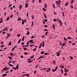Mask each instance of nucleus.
<instances>
[{
    "mask_svg": "<svg viewBox=\"0 0 77 77\" xmlns=\"http://www.w3.org/2000/svg\"><path fill=\"white\" fill-rule=\"evenodd\" d=\"M65 45H66V43H63L62 45V47H63Z\"/></svg>",
    "mask_w": 77,
    "mask_h": 77,
    "instance_id": "20e7f679",
    "label": "nucleus"
},
{
    "mask_svg": "<svg viewBox=\"0 0 77 77\" xmlns=\"http://www.w3.org/2000/svg\"><path fill=\"white\" fill-rule=\"evenodd\" d=\"M48 32H46V33H45V35H46V36H47V35H48Z\"/></svg>",
    "mask_w": 77,
    "mask_h": 77,
    "instance_id": "de8ad7c7",
    "label": "nucleus"
},
{
    "mask_svg": "<svg viewBox=\"0 0 77 77\" xmlns=\"http://www.w3.org/2000/svg\"><path fill=\"white\" fill-rule=\"evenodd\" d=\"M44 16L45 17V18H47V16H46V15L45 14H44Z\"/></svg>",
    "mask_w": 77,
    "mask_h": 77,
    "instance_id": "c756f323",
    "label": "nucleus"
},
{
    "mask_svg": "<svg viewBox=\"0 0 77 77\" xmlns=\"http://www.w3.org/2000/svg\"><path fill=\"white\" fill-rule=\"evenodd\" d=\"M59 55H60V54L58 53V54H57V56H59Z\"/></svg>",
    "mask_w": 77,
    "mask_h": 77,
    "instance_id": "0e129e2a",
    "label": "nucleus"
},
{
    "mask_svg": "<svg viewBox=\"0 0 77 77\" xmlns=\"http://www.w3.org/2000/svg\"><path fill=\"white\" fill-rule=\"evenodd\" d=\"M45 27H48V26L47 25H45Z\"/></svg>",
    "mask_w": 77,
    "mask_h": 77,
    "instance_id": "69168bd1",
    "label": "nucleus"
},
{
    "mask_svg": "<svg viewBox=\"0 0 77 77\" xmlns=\"http://www.w3.org/2000/svg\"><path fill=\"white\" fill-rule=\"evenodd\" d=\"M60 70L61 71H62V72H61L62 74H63V70L62 69H61Z\"/></svg>",
    "mask_w": 77,
    "mask_h": 77,
    "instance_id": "cd10ccee",
    "label": "nucleus"
},
{
    "mask_svg": "<svg viewBox=\"0 0 77 77\" xmlns=\"http://www.w3.org/2000/svg\"><path fill=\"white\" fill-rule=\"evenodd\" d=\"M24 45V42H22L21 43V45Z\"/></svg>",
    "mask_w": 77,
    "mask_h": 77,
    "instance_id": "09e8293b",
    "label": "nucleus"
},
{
    "mask_svg": "<svg viewBox=\"0 0 77 77\" xmlns=\"http://www.w3.org/2000/svg\"><path fill=\"white\" fill-rule=\"evenodd\" d=\"M68 2H67L66 4H65V6H68Z\"/></svg>",
    "mask_w": 77,
    "mask_h": 77,
    "instance_id": "412c9836",
    "label": "nucleus"
},
{
    "mask_svg": "<svg viewBox=\"0 0 77 77\" xmlns=\"http://www.w3.org/2000/svg\"><path fill=\"white\" fill-rule=\"evenodd\" d=\"M62 13L63 14V17H65V15H64V12H62Z\"/></svg>",
    "mask_w": 77,
    "mask_h": 77,
    "instance_id": "864d4df0",
    "label": "nucleus"
},
{
    "mask_svg": "<svg viewBox=\"0 0 77 77\" xmlns=\"http://www.w3.org/2000/svg\"><path fill=\"white\" fill-rule=\"evenodd\" d=\"M64 69L65 71V72L66 73L67 72V69L65 68H64Z\"/></svg>",
    "mask_w": 77,
    "mask_h": 77,
    "instance_id": "f3484780",
    "label": "nucleus"
},
{
    "mask_svg": "<svg viewBox=\"0 0 77 77\" xmlns=\"http://www.w3.org/2000/svg\"><path fill=\"white\" fill-rule=\"evenodd\" d=\"M63 39L65 41H68V40L66 39V38H65V37H64Z\"/></svg>",
    "mask_w": 77,
    "mask_h": 77,
    "instance_id": "bb28decb",
    "label": "nucleus"
},
{
    "mask_svg": "<svg viewBox=\"0 0 77 77\" xmlns=\"http://www.w3.org/2000/svg\"><path fill=\"white\" fill-rule=\"evenodd\" d=\"M52 27L54 30H55V25L54 24H53Z\"/></svg>",
    "mask_w": 77,
    "mask_h": 77,
    "instance_id": "0eeeda50",
    "label": "nucleus"
},
{
    "mask_svg": "<svg viewBox=\"0 0 77 77\" xmlns=\"http://www.w3.org/2000/svg\"><path fill=\"white\" fill-rule=\"evenodd\" d=\"M47 5L46 3H45L44 7L45 8H47Z\"/></svg>",
    "mask_w": 77,
    "mask_h": 77,
    "instance_id": "39448f33",
    "label": "nucleus"
},
{
    "mask_svg": "<svg viewBox=\"0 0 77 77\" xmlns=\"http://www.w3.org/2000/svg\"><path fill=\"white\" fill-rule=\"evenodd\" d=\"M44 53H45V51H42L41 52V54H44Z\"/></svg>",
    "mask_w": 77,
    "mask_h": 77,
    "instance_id": "dca6fc26",
    "label": "nucleus"
},
{
    "mask_svg": "<svg viewBox=\"0 0 77 77\" xmlns=\"http://www.w3.org/2000/svg\"><path fill=\"white\" fill-rule=\"evenodd\" d=\"M22 41H24V36H23V38L22 39Z\"/></svg>",
    "mask_w": 77,
    "mask_h": 77,
    "instance_id": "5701e85b",
    "label": "nucleus"
},
{
    "mask_svg": "<svg viewBox=\"0 0 77 77\" xmlns=\"http://www.w3.org/2000/svg\"><path fill=\"white\" fill-rule=\"evenodd\" d=\"M16 68H17V69H18V64H17L16 66Z\"/></svg>",
    "mask_w": 77,
    "mask_h": 77,
    "instance_id": "a878e982",
    "label": "nucleus"
},
{
    "mask_svg": "<svg viewBox=\"0 0 77 77\" xmlns=\"http://www.w3.org/2000/svg\"><path fill=\"white\" fill-rule=\"evenodd\" d=\"M12 62V61H9V62L8 64H9V63H11V62Z\"/></svg>",
    "mask_w": 77,
    "mask_h": 77,
    "instance_id": "052dcab7",
    "label": "nucleus"
},
{
    "mask_svg": "<svg viewBox=\"0 0 77 77\" xmlns=\"http://www.w3.org/2000/svg\"><path fill=\"white\" fill-rule=\"evenodd\" d=\"M8 58H9V59L10 60H11V59H12V57H11L10 56L8 57Z\"/></svg>",
    "mask_w": 77,
    "mask_h": 77,
    "instance_id": "f8f14e48",
    "label": "nucleus"
},
{
    "mask_svg": "<svg viewBox=\"0 0 77 77\" xmlns=\"http://www.w3.org/2000/svg\"><path fill=\"white\" fill-rule=\"evenodd\" d=\"M12 6V5L11 4H10L8 6V8H10V7Z\"/></svg>",
    "mask_w": 77,
    "mask_h": 77,
    "instance_id": "79ce46f5",
    "label": "nucleus"
},
{
    "mask_svg": "<svg viewBox=\"0 0 77 77\" xmlns=\"http://www.w3.org/2000/svg\"><path fill=\"white\" fill-rule=\"evenodd\" d=\"M4 45H2L1 46V47H2V48H3L4 47Z\"/></svg>",
    "mask_w": 77,
    "mask_h": 77,
    "instance_id": "c03bdc74",
    "label": "nucleus"
},
{
    "mask_svg": "<svg viewBox=\"0 0 77 77\" xmlns=\"http://www.w3.org/2000/svg\"><path fill=\"white\" fill-rule=\"evenodd\" d=\"M22 24L23 25L24 24V21H23L22 23Z\"/></svg>",
    "mask_w": 77,
    "mask_h": 77,
    "instance_id": "49530a36",
    "label": "nucleus"
},
{
    "mask_svg": "<svg viewBox=\"0 0 77 77\" xmlns=\"http://www.w3.org/2000/svg\"><path fill=\"white\" fill-rule=\"evenodd\" d=\"M41 58H43V59H44V57L42 56H41L40 57H39L38 59L39 60V59H41Z\"/></svg>",
    "mask_w": 77,
    "mask_h": 77,
    "instance_id": "1a4fd4ad",
    "label": "nucleus"
},
{
    "mask_svg": "<svg viewBox=\"0 0 77 77\" xmlns=\"http://www.w3.org/2000/svg\"><path fill=\"white\" fill-rule=\"evenodd\" d=\"M20 57H21V58H23V55H20Z\"/></svg>",
    "mask_w": 77,
    "mask_h": 77,
    "instance_id": "774afa93",
    "label": "nucleus"
},
{
    "mask_svg": "<svg viewBox=\"0 0 77 77\" xmlns=\"http://www.w3.org/2000/svg\"><path fill=\"white\" fill-rule=\"evenodd\" d=\"M9 66H14V65L11 64H9Z\"/></svg>",
    "mask_w": 77,
    "mask_h": 77,
    "instance_id": "473e14b6",
    "label": "nucleus"
},
{
    "mask_svg": "<svg viewBox=\"0 0 77 77\" xmlns=\"http://www.w3.org/2000/svg\"><path fill=\"white\" fill-rule=\"evenodd\" d=\"M8 20H9V17H8L6 19L7 21H8Z\"/></svg>",
    "mask_w": 77,
    "mask_h": 77,
    "instance_id": "393cba45",
    "label": "nucleus"
},
{
    "mask_svg": "<svg viewBox=\"0 0 77 77\" xmlns=\"http://www.w3.org/2000/svg\"><path fill=\"white\" fill-rule=\"evenodd\" d=\"M32 19L33 20V19H34L35 18V16H34V15H33L32 16Z\"/></svg>",
    "mask_w": 77,
    "mask_h": 77,
    "instance_id": "4be33fe9",
    "label": "nucleus"
},
{
    "mask_svg": "<svg viewBox=\"0 0 77 77\" xmlns=\"http://www.w3.org/2000/svg\"><path fill=\"white\" fill-rule=\"evenodd\" d=\"M33 21L32 22V25H31V26L32 27H33Z\"/></svg>",
    "mask_w": 77,
    "mask_h": 77,
    "instance_id": "72a5a7b5",
    "label": "nucleus"
},
{
    "mask_svg": "<svg viewBox=\"0 0 77 77\" xmlns=\"http://www.w3.org/2000/svg\"><path fill=\"white\" fill-rule=\"evenodd\" d=\"M44 31H47V32H48V29H45Z\"/></svg>",
    "mask_w": 77,
    "mask_h": 77,
    "instance_id": "a18cd8bd",
    "label": "nucleus"
},
{
    "mask_svg": "<svg viewBox=\"0 0 77 77\" xmlns=\"http://www.w3.org/2000/svg\"><path fill=\"white\" fill-rule=\"evenodd\" d=\"M21 39H20L18 41V44H20V43L21 42Z\"/></svg>",
    "mask_w": 77,
    "mask_h": 77,
    "instance_id": "9b49d317",
    "label": "nucleus"
},
{
    "mask_svg": "<svg viewBox=\"0 0 77 77\" xmlns=\"http://www.w3.org/2000/svg\"><path fill=\"white\" fill-rule=\"evenodd\" d=\"M28 5H29V3H28L26 4L25 5V8H27V7H28Z\"/></svg>",
    "mask_w": 77,
    "mask_h": 77,
    "instance_id": "423d86ee",
    "label": "nucleus"
},
{
    "mask_svg": "<svg viewBox=\"0 0 77 77\" xmlns=\"http://www.w3.org/2000/svg\"><path fill=\"white\" fill-rule=\"evenodd\" d=\"M8 30V29H3L2 31H6Z\"/></svg>",
    "mask_w": 77,
    "mask_h": 77,
    "instance_id": "aec40b11",
    "label": "nucleus"
},
{
    "mask_svg": "<svg viewBox=\"0 0 77 77\" xmlns=\"http://www.w3.org/2000/svg\"><path fill=\"white\" fill-rule=\"evenodd\" d=\"M22 8V5H20L19 6V9H21V8Z\"/></svg>",
    "mask_w": 77,
    "mask_h": 77,
    "instance_id": "2f4dec72",
    "label": "nucleus"
},
{
    "mask_svg": "<svg viewBox=\"0 0 77 77\" xmlns=\"http://www.w3.org/2000/svg\"><path fill=\"white\" fill-rule=\"evenodd\" d=\"M74 3V0H72L71 2V4H72Z\"/></svg>",
    "mask_w": 77,
    "mask_h": 77,
    "instance_id": "c85d7f7f",
    "label": "nucleus"
},
{
    "mask_svg": "<svg viewBox=\"0 0 77 77\" xmlns=\"http://www.w3.org/2000/svg\"><path fill=\"white\" fill-rule=\"evenodd\" d=\"M10 69V68H7V69H6V71L8 70V69Z\"/></svg>",
    "mask_w": 77,
    "mask_h": 77,
    "instance_id": "6e6d98bb",
    "label": "nucleus"
},
{
    "mask_svg": "<svg viewBox=\"0 0 77 77\" xmlns=\"http://www.w3.org/2000/svg\"><path fill=\"white\" fill-rule=\"evenodd\" d=\"M31 38L32 39V38H34V36H33V35H32V36H31Z\"/></svg>",
    "mask_w": 77,
    "mask_h": 77,
    "instance_id": "680f3d73",
    "label": "nucleus"
},
{
    "mask_svg": "<svg viewBox=\"0 0 77 77\" xmlns=\"http://www.w3.org/2000/svg\"><path fill=\"white\" fill-rule=\"evenodd\" d=\"M13 14H12L10 16V17L11 18H12V17H13Z\"/></svg>",
    "mask_w": 77,
    "mask_h": 77,
    "instance_id": "3c124183",
    "label": "nucleus"
},
{
    "mask_svg": "<svg viewBox=\"0 0 77 77\" xmlns=\"http://www.w3.org/2000/svg\"><path fill=\"white\" fill-rule=\"evenodd\" d=\"M42 10L43 11H46L47 10L45 9V8H42Z\"/></svg>",
    "mask_w": 77,
    "mask_h": 77,
    "instance_id": "b1692460",
    "label": "nucleus"
},
{
    "mask_svg": "<svg viewBox=\"0 0 77 77\" xmlns=\"http://www.w3.org/2000/svg\"><path fill=\"white\" fill-rule=\"evenodd\" d=\"M7 75V74L6 73H5L3 75H2V77H5V76H6Z\"/></svg>",
    "mask_w": 77,
    "mask_h": 77,
    "instance_id": "9d476101",
    "label": "nucleus"
},
{
    "mask_svg": "<svg viewBox=\"0 0 77 77\" xmlns=\"http://www.w3.org/2000/svg\"><path fill=\"white\" fill-rule=\"evenodd\" d=\"M57 66H56L55 69H53L52 70V71L53 72H54L55 71H56V70H57Z\"/></svg>",
    "mask_w": 77,
    "mask_h": 77,
    "instance_id": "f257e3e1",
    "label": "nucleus"
},
{
    "mask_svg": "<svg viewBox=\"0 0 77 77\" xmlns=\"http://www.w3.org/2000/svg\"><path fill=\"white\" fill-rule=\"evenodd\" d=\"M17 21H21V18H18L17 19Z\"/></svg>",
    "mask_w": 77,
    "mask_h": 77,
    "instance_id": "ddd939ff",
    "label": "nucleus"
},
{
    "mask_svg": "<svg viewBox=\"0 0 77 77\" xmlns=\"http://www.w3.org/2000/svg\"><path fill=\"white\" fill-rule=\"evenodd\" d=\"M50 70H51V69H50V68H48L46 71L47 72H48L50 71Z\"/></svg>",
    "mask_w": 77,
    "mask_h": 77,
    "instance_id": "f03ea898",
    "label": "nucleus"
},
{
    "mask_svg": "<svg viewBox=\"0 0 77 77\" xmlns=\"http://www.w3.org/2000/svg\"><path fill=\"white\" fill-rule=\"evenodd\" d=\"M33 62L32 61H28V62H29V63H31V62Z\"/></svg>",
    "mask_w": 77,
    "mask_h": 77,
    "instance_id": "13d9d810",
    "label": "nucleus"
},
{
    "mask_svg": "<svg viewBox=\"0 0 77 77\" xmlns=\"http://www.w3.org/2000/svg\"><path fill=\"white\" fill-rule=\"evenodd\" d=\"M70 59H73V57H70Z\"/></svg>",
    "mask_w": 77,
    "mask_h": 77,
    "instance_id": "338daca9",
    "label": "nucleus"
},
{
    "mask_svg": "<svg viewBox=\"0 0 77 77\" xmlns=\"http://www.w3.org/2000/svg\"><path fill=\"white\" fill-rule=\"evenodd\" d=\"M24 54L27 55V52H25V53H24Z\"/></svg>",
    "mask_w": 77,
    "mask_h": 77,
    "instance_id": "e2e57ef3",
    "label": "nucleus"
},
{
    "mask_svg": "<svg viewBox=\"0 0 77 77\" xmlns=\"http://www.w3.org/2000/svg\"><path fill=\"white\" fill-rule=\"evenodd\" d=\"M45 55H48V54H49V53H45L44 54Z\"/></svg>",
    "mask_w": 77,
    "mask_h": 77,
    "instance_id": "c9c22d12",
    "label": "nucleus"
},
{
    "mask_svg": "<svg viewBox=\"0 0 77 77\" xmlns=\"http://www.w3.org/2000/svg\"><path fill=\"white\" fill-rule=\"evenodd\" d=\"M44 41H43L42 42V46L43 47H44Z\"/></svg>",
    "mask_w": 77,
    "mask_h": 77,
    "instance_id": "6e6552de",
    "label": "nucleus"
},
{
    "mask_svg": "<svg viewBox=\"0 0 77 77\" xmlns=\"http://www.w3.org/2000/svg\"><path fill=\"white\" fill-rule=\"evenodd\" d=\"M75 45V43H74L72 44V45Z\"/></svg>",
    "mask_w": 77,
    "mask_h": 77,
    "instance_id": "603ef678",
    "label": "nucleus"
},
{
    "mask_svg": "<svg viewBox=\"0 0 77 77\" xmlns=\"http://www.w3.org/2000/svg\"><path fill=\"white\" fill-rule=\"evenodd\" d=\"M12 44V42H9V43L8 44V45H11Z\"/></svg>",
    "mask_w": 77,
    "mask_h": 77,
    "instance_id": "a211bd4d",
    "label": "nucleus"
},
{
    "mask_svg": "<svg viewBox=\"0 0 77 77\" xmlns=\"http://www.w3.org/2000/svg\"><path fill=\"white\" fill-rule=\"evenodd\" d=\"M12 69H14V70H17V69H16V68L14 67H12Z\"/></svg>",
    "mask_w": 77,
    "mask_h": 77,
    "instance_id": "f704fd0d",
    "label": "nucleus"
},
{
    "mask_svg": "<svg viewBox=\"0 0 77 77\" xmlns=\"http://www.w3.org/2000/svg\"><path fill=\"white\" fill-rule=\"evenodd\" d=\"M44 21H45V22L46 23H47V19H44Z\"/></svg>",
    "mask_w": 77,
    "mask_h": 77,
    "instance_id": "4c0bfd02",
    "label": "nucleus"
},
{
    "mask_svg": "<svg viewBox=\"0 0 77 77\" xmlns=\"http://www.w3.org/2000/svg\"><path fill=\"white\" fill-rule=\"evenodd\" d=\"M14 50H15V48L13 47V48H12V49L11 51H14Z\"/></svg>",
    "mask_w": 77,
    "mask_h": 77,
    "instance_id": "58836bf2",
    "label": "nucleus"
},
{
    "mask_svg": "<svg viewBox=\"0 0 77 77\" xmlns=\"http://www.w3.org/2000/svg\"><path fill=\"white\" fill-rule=\"evenodd\" d=\"M17 36L18 37H20V34H18L17 35Z\"/></svg>",
    "mask_w": 77,
    "mask_h": 77,
    "instance_id": "a19ab883",
    "label": "nucleus"
},
{
    "mask_svg": "<svg viewBox=\"0 0 77 77\" xmlns=\"http://www.w3.org/2000/svg\"><path fill=\"white\" fill-rule=\"evenodd\" d=\"M36 48H35V49H33V51H36Z\"/></svg>",
    "mask_w": 77,
    "mask_h": 77,
    "instance_id": "8fccbe9b",
    "label": "nucleus"
},
{
    "mask_svg": "<svg viewBox=\"0 0 77 77\" xmlns=\"http://www.w3.org/2000/svg\"><path fill=\"white\" fill-rule=\"evenodd\" d=\"M32 46H34V45H30L29 47H32Z\"/></svg>",
    "mask_w": 77,
    "mask_h": 77,
    "instance_id": "4d7b16f0",
    "label": "nucleus"
},
{
    "mask_svg": "<svg viewBox=\"0 0 77 77\" xmlns=\"http://www.w3.org/2000/svg\"><path fill=\"white\" fill-rule=\"evenodd\" d=\"M60 67L62 68V69H63L64 68V66H62V65H60Z\"/></svg>",
    "mask_w": 77,
    "mask_h": 77,
    "instance_id": "2eb2a0df",
    "label": "nucleus"
},
{
    "mask_svg": "<svg viewBox=\"0 0 77 77\" xmlns=\"http://www.w3.org/2000/svg\"><path fill=\"white\" fill-rule=\"evenodd\" d=\"M59 22L60 24V26H62V22H61V20H59Z\"/></svg>",
    "mask_w": 77,
    "mask_h": 77,
    "instance_id": "7ed1b4c3",
    "label": "nucleus"
},
{
    "mask_svg": "<svg viewBox=\"0 0 77 77\" xmlns=\"http://www.w3.org/2000/svg\"><path fill=\"white\" fill-rule=\"evenodd\" d=\"M25 75H26L27 76H29V74H25Z\"/></svg>",
    "mask_w": 77,
    "mask_h": 77,
    "instance_id": "bf43d9fd",
    "label": "nucleus"
},
{
    "mask_svg": "<svg viewBox=\"0 0 77 77\" xmlns=\"http://www.w3.org/2000/svg\"><path fill=\"white\" fill-rule=\"evenodd\" d=\"M32 41H33V40H30L29 41V43H31V42H32Z\"/></svg>",
    "mask_w": 77,
    "mask_h": 77,
    "instance_id": "37998d69",
    "label": "nucleus"
},
{
    "mask_svg": "<svg viewBox=\"0 0 77 77\" xmlns=\"http://www.w3.org/2000/svg\"><path fill=\"white\" fill-rule=\"evenodd\" d=\"M10 34H11V33H9L8 35H7L8 37H10V36H11L10 35Z\"/></svg>",
    "mask_w": 77,
    "mask_h": 77,
    "instance_id": "ea45409f",
    "label": "nucleus"
},
{
    "mask_svg": "<svg viewBox=\"0 0 77 77\" xmlns=\"http://www.w3.org/2000/svg\"><path fill=\"white\" fill-rule=\"evenodd\" d=\"M23 49H24V50H27V48H24Z\"/></svg>",
    "mask_w": 77,
    "mask_h": 77,
    "instance_id": "5fc2aeb1",
    "label": "nucleus"
},
{
    "mask_svg": "<svg viewBox=\"0 0 77 77\" xmlns=\"http://www.w3.org/2000/svg\"><path fill=\"white\" fill-rule=\"evenodd\" d=\"M34 56H35V55H33V56L31 57H30V59H32V58H33V57H34Z\"/></svg>",
    "mask_w": 77,
    "mask_h": 77,
    "instance_id": "e433bc0d",
    "label": "nucleus"
},
{
    "mask_svg": "<svg viewBox=\"0 0 77 77\" xmlns=\"http://www.w3.org/2000/svg\"><path fill=\"white\" fill-rule=\"evenodd\" d=\"M53 21L54 22H56L57 21V20L56 19H53Z\"/></svg>",
    "mask_w": 77,
    "mask_h": 77,
    "instance_id": "7c9ffc66",
    "label": "nucleus"
},
{
    "mask_svg": "<svg viewBox=\"0 0 77 77\" xmlns=\"http://www.w3.org/2000/svg\"><path fill=\"white\" fill-rule=\"evenodd\" d=\"M29 33H30V32H29V31L28 32L26 33V35H29Z\"/></svg>",
    "mask_w": 77,
    "mask_h": 77,
    "instance_id": "6ab92c4d",
    "label": "nucleus"
},
{
    "mask_svg": "<svg viewBox=\"0 0 77 77\" xmlns=\"http://www.w3.org/2000/svg\"><path fill=\"white\" fill-rule=\"evenodd\" d=\"M67 39H72V38L71 37H67Z\"/></svg>",
    "mask_w": 77,
    "mask_h": 77,
    "instance_id": "4468645a",
    "label": "nucleus"
}]
</instances>
